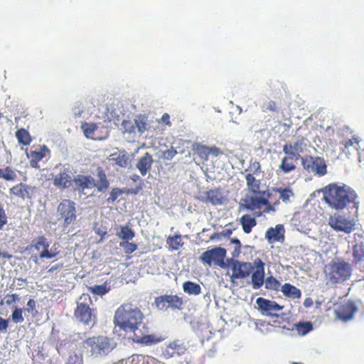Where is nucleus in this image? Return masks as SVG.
I'll list each match as a JSON object with an SVG mask.
<instances>
[{
	"label": "nucleus",
	"mask_w": 364,
	"mask_h": 364,
	"mask_svg": "<svg viewBox=\"0 0 364 364\" xmlns=\"http://www.w3.org/2000/svg\"><path fill=\"white\" fill-rule=\"evenodd\" d=\"M144 316L142 311L131 303H124L116 310L114 323L120 330L133 333L132 340L134 343L142 346H151L161 342L164 338L156 334H139L136 331L142 323Z\"/></svg>",
	"instance_id": "f257e3e1"
},
{
	"label": "nucleus",
	"mask_w": 364,
	"mask_h": 364,
	"mask_svg": "<svg viewBox=\"0 0 364 364\" xmlns=\"http://www.w3.org/2000/svg\"><path fill=\"white\" fill-rule=\"evenodd\" d=\"M323 198L330 207L343 210L350 203H355L357 194L353 190L336 184H329L324 188Z\"/></svg>",
	"instance_id": "f03ea898"
},
{
	"label": "nucleus",
	"mask_w": 364,
	"mask_h": 364,
	"mask_svg": "<svg viewBox=\"0 0 364 364\" xmlns=\"http://www.w3.org/2000/svg\"><path fill=\"white\" fill-rule=\"evenodd\" d=\"M96 173V181L90 175L79 174L75 176L73 182L75 185L76 190L79 192H83L85 189L96 188L98 192H105L109 187V181L106 173L101 166L97 168Z\"/></svg>",
	"instance_id": "7ed1b4c3"
},
{
	"label": "nucleus",
	"mask_w": 364,
	"mask_h": 364,
	"mask_svg": "<svg viewBox=\"0 0 364 364\" xmlns=\"http://www.w3.org/2000/svg\"><path fill=\"white\" fill-rule=\"evenodd\" d=\"M92 303V299L87 294H82L77 301L74 316L78 321L85 325H88L92 321L96 322L95 310L90 307Z\"/></svg>",
	"instance_id": "20e7f679"
},
{
	"label": "nucleus",
	"mask_w": 364,
	"mask_h": 364,
	"mask_svg": "<svg viewBox=\"0 0 364 364\" xmlns=\"http://www.w3.org/2000/svg\"><path fill=\"white\" fill-rule=\"evenodd\" d=\"M111 339L107 336H92L85 339L83 342V347L90 350L92 355L99 356L106 355L112 349Z\"/></svg>",
	"instance_id": "39448f33"
},
{
	"label": "nucleus",
	"mask_w": 364,
	"mask_h": 364,
	"mask_svg": "<svg viewBox=\"0 0 364 364\" xmlns=\"http://www.w3.org/2000/svg\"><path fill=\"white\" fill-rule=\"evenodd\" d=\"M352 269L349 263L343 260L332 261L328 264V279L332 284L343 282L351 275Z\"/></svg>",
	"instance_id": "423d86ee"
},
{
	"label": "nucleus",
	"mask_w": 364,
	"mask_h": 364,
	"mask_svg": "<svg viewBox=\"0 0 364 364\" xmlns=\"http://www.w3.org/2000/svg\"><path fill=\"white\" fill-rule=\"evenodd\" d=\"M57 215L59 221H63L64 228L73 224L77 219L76 204L70 199H63L57 207Z\"/></svg>",
	"instance_id": "0eeeda50"
},
{
	"label": "nucleus",
	"mask_w": 364,
	"mask_h": 364,
	"mask_svg": "<svg viewBox=\"0 0 364 364\" xmlns=\"http://www.w3.org/2000/svg\"><path fill=\"white\" fill-rule=\"evenodd\" d=\"M154 305L158 310L162 311H166L169 309L181 311L184 307V301L177 294H164L155 297Z\"/></svg>",
	"instance_id": "6e6552de"
},
{
	"label": "nucleus",
	"mask_w": 364,
	"mask_h": 364,
	"mask_svg": "<svg viewBox=\"0 0 364 364\" xmlns=\"http://www.w3.org/2000/svg\"><path fill=\"white\" fill-rule=\"evenodd\" d=\"M303 168L309 173L323 176L327 173V166L324 159L319 156H305L301 158Z\"/></svg>",
	"instance_id": "1a4fd4ad"
},
{
	"label": "nucleus",
	"mask_w": 364,
	"mask_h": 364,
	"mask_svg": "<svg viewBox=\"0 0 364 364\" xmlns=\"http://www.w3.org/2000/svg\"><path fill=\"white\" fill-rule=\"evenodd\" d=\"M226 256V250L223 247H214L211 250H208L204 252L200 257V259L204 263L209 266L212 264L220 267H224L225 264L224 262Z\"/></svg>",
	"instance_id": "9d476101"
},
{
	"label": "nucleus",
	"mask_w": 364,
	"mask_h": 364,
	"mask_svg": "<svg viewBox=\"0 0 364 364\" xmlns=\"http://www.w3.org/2000/svg\"><path fill=\"white\" fill-rule=\"evenodd\" d=\"M328 225L337 232H343L349 234L355 230V223L353 220H350L343 215H334L330 216Z\"/></svg>",
	"instance_id": "9b49d317"
},
{
	"label": "nucleus",
	"mask_w": 364,
	"mask_h": 364,
	"mask_svg": "<svg viewBox=\"0 0 364 364\" xmlns=\"http://www.w3.org/2000/svg\"><path fill=\"white\" fill-rule=\"evenodd\" d=\"M230 266L232 269L231 279H244L247 277L254 269V264L248 262H240L231 259Z\"/></svg>",
	"instance_id": "f8f14e48"
},
{
	"label": "nucleus",
	"mask_w": 364,
	"mask_h": 364,
	"mask_svg": "<svg viewBox=\"0 0 364 364\" xmlns=\"http://www.w3.org/2000/svg\"><path fill=\"white\" fill-rule=\"evenodd\" d=\"M257 309L264 316L278 317L277 312L283 309L284 306H280L275 301L259 297L256 300Z\"/></svg>",
	"instance_id": "ddd939ff"
},
{
	"label": "nucleus",
	"mask_w": 364,
	"mask_h": 364,
	"mask_svg": "<svg viewBox=\"0 0 364 364\" xmlns=\"http://www.w3.org/2000/svg\"><path fill=\"white\" fill-rule=\"evenodd\" d=\"M358 308L353 301H348L347 302L340 304L335 309V314L336 318L339 320L347 321L353 318L355 313L357 311Z\"/></svg>",
	"instance_id": "4468645a"
},
{
	"label": "nucleus",
	"mask_w": 364,
	"mask_h": 364,
	"mask_svg": "<svg viewBox=\"0 0 364 364\" xmlns=\"http://www.w3.org/2000/svg\"><path fill=\"white\" fill-rule=\"evenodd\" d=\"M254 267L256 270L252 274V284L254 289H259L265 282L264 278V263L260 258L254 260Z\"/></svg>",
	"instance_id": "2eb2a0df"
},
{
	"label": "nucleus",
	"mask_w": 364,
	"mask_h": 364,
	"mask_svg": "<svg viewBox=\"0 0 364 364\" xmlns=\"http://www.w3.org/2000/svg\"><path fill=\"white\" fill-rule=\"evenodd\" d=\"M186 347L179 341H174L168 344L162 352L164 358L168 359L185 354Z\"/></svg>",
	"instance_id": "dca6fc26"
},
{
	"label": "nucleus",
	"mask_w": 364,
	"mask_h": 364,
	"mask_svg": "<svg viewBox=\"0 0 364 364\" xmlns=\"http://www.w3.org/2000/svg\"><path fill=\"white\" fill-rule=\"evenodd\" d=\"M47 154H50V150L46 145L31 149L29 153H27L28 158L30 159L31 166L33 168H38V162L46 157Z\"/></svg>",
	"instance_id": "f3484780"
},
{
	"label": "nucleus",
	"mask_w": 364,
	"mask_h": 364,
	"mask_svg": "<svg viewBox=\"0 0 364 364\" xmlns=\"http://www.w3.org/2000/svg\"><path fill=\"white\" fill-rule=\"evenodd\" d=\"M71 174V171L68 168H64L54 177L53 184L60 189L69 188L73 181Z\"/></svg>",
	"instance_id": "a211bd4d"
},
{
	"label": "nucleus",
	"mask_w": 364,
	"mask_h": 364,
	"mask_svg": "<svg viewBox=\"0 0 364 364\" xmlns=\"http://www.w3.org/2000/svg\"><path fill=\"white\" fill-rule=\"evenodd\" d=\"M307 139L304 136H299L293 144H284L283 151L285 154H293L295 156L300 155L306 147Z\"/></svg>",
	"instance_id": "6ab92c4d"
},
{
	"label": "nucleus",
	"mask_w": 364,
	"mask_h": 364,
	"mask_svg": "<svg viewBox=\"0 0 364 364\" xmlns=\"http://www.w3.org/2000/svg\"><path fill=\"white\" fill-rule=\"evenodd\" d=\"M154 159L152 156L146 152L142 156H141L136 164V168L139 170L142 176H145L151 170Z\"/></svg>",
	"instance_id": "aec40b11"
},
{
	"label": "nucleus",
	"mask_w": 364,
	"mask_h": 364,
	"mask_svg": "<svg viewBox=\"0 0 364 364\" xmlns=\"http://www.w3.org/2000/svg\"><path fill=\"white\" fill-rule=\"evenodd\" d=\"M205 198L203 201L213 205H221L225 200V197L220 188L210 189L205 193Z\"/></svg>",
	"instance_id": "412c9836"
},
{
	"label": "nucleus",
	"mask_w": 364,
	"mask_h": 364,
	"mask_svg": "<svg viewBox=\"0 0 364 364\" xmlns=\"http://www.w3.org/2000/svg\"><path fill=\"white\" fill-rule=\"evenodd\" d=\"M282 160V163L279 165V170H281L284 173H287L291 171H293L296 169V162L300 157V155L295 156L293 154H286Z\"/></svg>",
	"instance_id": "4be33fe9"
},
{
	"label": "nucleus",
	"mask_w": 364,
	"mask_h": 364,
	"mask_svg": "<svg viewBox=\"0 0 364 364\" xmlns=\"http://www.w3.org/2000/svg\"><path fill=\"white\" fill-rule=\"evenodd\" d=\"M31 188L23 183H18L10 188L11 195L15 196L23 200L31 198L29 193Z\"/></svg>",
	"instance_id": "5701e85b"
},
{
	"label": "nucleus",
	"mask_w": 364,
	"mask_h": 364,
	"mask_svg": "<svg viewBox=\"0 0 364 364\" xmlns=\"http://www.w3.org/2000/svg\"><path fill=\"white\" fill-rule=\"evenodd\" d=\"M109 160L114 161L115 164L121 168H126L129 163V155L124 150L112 153Z\"/></svg>",
	"instance_id": "b1692460"
},
{
	"label": "nucleus",
	"mask_w": 364,
	"mask_h": 364,
	"mask_svg": "<svg viewBox=\"0 0 364 364\" xmlns=\"http://www.w3.org/2000/svg\"><path fill=\"white\" fill-rule=\"evenodd\" d=\"M361 138L358 135H353L352 138L341 142L342 151L344 153H350V151H356L360 149Z\"/></svg>",
	"instance_id": "393cba45"
},
{
	"label": "nucleus",
	"mask_w": 364,
	"mask_h": 364,
	"mask_svg": "<svg viewBox=\"0 0 364 364\" xmlns=\"http://www.w3.org/2000/svg\"><path fill=\"white\" fill-rule=\"evenodd\" d=\"M245 208L250 210L260 209L263 204H267V199L261 197H250L245 200Z\"/></svg>",
	"instance_id": "a878e982"
},
{
	"label": "nucleus",
	"mask_w": 364,
	"mask_h": 364,
	"mask_svg": "<svg viewBox=\"0 0 364 364\" xmlns=\"http://www.w3.org/2000/svg\"><path fill=\"white\" fill-rule=\"evenodd\" d=\"M284 237V228L282 225H277L274 228H269L265 233V238L269 242L279 241Z\"/></svg>",
	"instance_id": "bb28decb"
},
{
	"label": "nucleus",
	"mask_w": 364,
	"mask_h": 364,
	"mask_svg": "<svg viewBox=\"0 0 364 364\" xmlns=\"http://www.w3.org/2000/svg\"><path fill=\"white\" fill-rule=\"evenodd\" d=\"M281 291L284 296L289 298L299 299L301 296V290L289 283H285L282 287Z\"/></svg>",
	"instance_id": "cd10ccee"
},
{
	"label": "nucleus",
	"mask_w": 364,
	"mask_h": 364,
	"mask_svg": "<svg viewBox=\"0 0 364 364\" xmlns=\"http://www.w3.org/2000/svg\"><path fill=\"white\" fill-rule=\"evenodd\" d=\"M240 221L242 225L244 232L247 234L250 233L252 228H254L257 225V221L255 218L251 217L248 214L242 215Z\"/></svg>",
	"instance_id": "c85d7f7f"
},
{
	"label": "nucleus",
	"mask_w": 364,
	"mask_h": 364,
	"mask_svg": "<svg viewBox=\"0 0 364 364\" xmlns=\"http://www.w3.org/2000/svg\"><path fill=\"white\" fill-rule=\"evenodd\" d=\"M192 149L194 151V154L198 156L203 161H207L208 160L210 156L209 146L195 143L193 144Z\"/></svg>",
	"instance_id": "c756f323"
},
{
	"label": "nucleus",
	"mask_w": 364,
	"mask_h": 364,
	"mask_svg": "<svg viewBox=\"0 0 364 364\" xmlns=\"http://www.w3.org/2000/svg\"><path fill=\"white\" fill-rule=\"evenodd\" d=\"M183 290L188 295L197 296L201 293V287L193 282L186 281L183 283Z\"/></svg>",
	"instance_id": "7c9ffc66"
},
{
	"label": "nucleus",
	"mask_w": 364,
	"mask_h": 364,
	"mask_svg": "<svg viewBox=\"0 0 364 364\" xmlns=\"http://www.w3.org/2000/svg\"><path fill=\"white\" fill-rule=\"evenodd\" d=\"M245 179L250 191L254 194H258L260 193V180H257L252 174H245Z\"/></svg>",
	"instance_id": "2f4dec72"
},
{
	"label": "nucleus",
	"mask_w": 364,
	"mask_h": 364,
	"mask_svg": "<svg viewBox=\"0 0 364 364\" xmlns=\"http://www.w3.org/2000/svg\"><path fill=\"white\" fill-rule=\"evenodd\" d=\"M166 244L169 250H178L183 245L184 242L181 235H175L167 237Z\"/></svg>",
	"instance_id": "473e14b6"
},
{
	"label": "nucleus",
	"mask_w": 364,
	"mask_h": 364,
	"mask_svg": "<svg viewBox=\"0 0 364 364\" xmlns=\"http://www.w3.org/2000/svg\"><path fill=\"white\" fill-rule=\"evenodd\" d=\"M353 262L357 264L364 259V241L356 242L353 247Z\"/></svg>",
	"instance_id": "72a5a7b5"
},
{
	"label": "nucleus",
	"mask_w": 364,
	"mask_h": 364,
	"mask_svg": "<svg viewBox=\"0 0 364 364\" xmlns=\"http://www.w3.org/2000/svg\"><path fill=\"white\" fill-rule=\"evenodd\" d=\"M117 229H120V231L117 232V235L123 241H129L135 236L134 231L128 225H120Z\"/></svg>",
	"instance_id": "f704fd0d"
},
{
	"label": "nucleus",
	"mask_w": 364,
	"mask_h": 364,
	"mask_svg": "<svg viewBox=\"0 0 364 364\" xmlns=\"http://www.w3.org/2000/svg\"><path fill=\"white\" fill-rule=\"evenodd\" d=\"M60 245L58 242H55L50 247V250L49 248L46 250H42L39 254V257L41 259H52L53 257H55L57 255L60 253Z\"/></svg>",
	"instance_id": "c9c22d12"
},
{
	"label": "nucleus",
	"mask_w": 364,
	"mask_h": 364,
	"mask_svg": "<svg viewBox=\"0 0 364 364\" xmlns=\"http://www.w3.org/2000/svg\"><path fill=\"white\" fill-rule=\"evenodd\" d=\"M16 137L18 142L24 146L30 144L32 141L30 133L24 128H21L16 131Z\"/></svg>",
	"instance_id": "e433bc0d"
},
{
	"label": "nucleus",
	"mask_w": 364,
	"mask_h": 364,
	"mask_svg": "<svg viewBox=\"0 0 364 364\" xmlns=\"http://www.w3.org/2000/svg\"><path fill=\"white\" fill-rule=\"evenodd\" d=\"M81 129L83 131L85 136L87 138L95 139V132L97 129L98 127L95 123L82 122L81 124Z\"/></svg>",
	"instance_id": "4c0bfd02"
},
{
	"label": "nucleus",
	"mask_w": 364,
	"mask_h": 364,
	"mask_svg": "<svg viewBox=\"0 0 364 364\" xmlns=\"http://www.w3.org/2000/svg\"><path fill=\"white\" fill-rule=\"evenodd\" d=\"M16 172L10 167L0 168V178L9 181H13L16 178Z\"/></svg>",
	"instance_id": "58836bf2"
},
{
	"label": "nucleus",
	"mask_w": 364,
	"mask_h": 364,
	"mask_svg": "<svg viewBox=\"0 0 364 364\" xmlns=\"http://www.w3.org/2000/svg\"><path fill=\"white\" fill-rule=\"evenodd\" d=\"M129 190L122 189L119 188H112L109 192V196L107 198L108 203H113L116 200L124 193H129Z\"/></svg>",
	"instance_id": "ea45409f"
},
{
	"label": "nucleus",
	"mask_w": 364,
	"mask_h": 364,
	"mask_svg": "<svg viewBox=\"0 0 364 364\" xmlns=\"http://www.w3.org/2000/svg\"><path fill=\"white\" fill-rule=\"evenodd\" d=\"M295 328L299 334L304 336L313 330V326L309 321L299 322L295 325Z\"/></svg>",
	"instance_id": "a19ab883"
},
{
	"label": "nucleus",
	"mask_w": 364,
	"mask_h": 364,
	"mask_svg": "<svg viewBox=\"0 0 364 364\" xmlns=\"http://www.w3.org/2000/svg\"><path fill=\"white\" fill-rule=\"evenodd\" d=\"M265 288L271 290H279L281 284L280 282L273 276L267 277L264 282Z\"/></svg>",
	"instance_id": "79ce46f5"
},
{
	"label": "nucleus",
	"mask_w": 364,
	"mask_h": 364,
	"mask_svg": "<svg viewBox=\"0 0 364 364\" xmlns=\"http://www.w3.org/2000/svg\"><path fill=\"white\" fill-rule=\"evenodd\" d=\"M261 173V165L256 161L250 162L249 167L245 170V174H252V176H259Z\"/></svg>",
	"instance_id": "37998d69"
},
{
	"label": "nucleus",
	"mask_w": 364,
	"mask_h": 364,
	"mask_svg": "<svg viewBox=\"0 0 364 364\" xmlns=\"http://www.w3.org/2000/svg\"><path fill=\"white\" fill-rule=\"evenodd\" d=\"M135 129L136 128L140 134H143L147 129V122L144 117L138 116L134 119Z\"/></svg>",
	"instance_id": "c03bdc74"
},
{
	"label": "nucleus",
	"mask_w": 364,
	"mask_h": 364,
	"mask_svg": "<svg viewBox=\"0 0 364 364\" xmlns=\"http://www.w3.org/2000/svg\"><path fill=\"white\" fill-rule=\"evenodd\" d=\"M11 318L15 323H23L24 321V318L23 316V309L16 307L11 313Z\"/></svg>",
	"instance_id": "a18cd8bd"
},
{
	"label": "nucleus",
	"mask_w": 364,
	"mask_h": 364,
	"mask_svg": "<svg viewBox=\"0 0 364 364\" xmlns=\"http://www.w3.org/2000/svg\"><path fill=\"white\" fill-rule=\"evenodd\" d=\"M33 247L37 250H40L41 247L43 248L42 250H46L49 248L50 244L44 236H39L36 238Z\"/></svg>",
	"instance_id": "49530a36"
},
{
	"label": "nucleus",
	"mask_w": 364,
	"mask_h": 364,
	"mask_svg": "<svg viewBox=\"0 0 364 364\" xmlns=\"http://www.w3.org/2000/svg\"><path fill=\"white\" fill-rule=\"evenodd\" d=\"M119 246L124 249V252L127 255L133 253L138 247L136 244L129 241L120 242Z\"/></svg>",
	"instance_id": "de8ad7c7"
},
{
	"label": "nucleus",
	"mask_w": 364,
	"mask_h": 364,
	"mask_svg": "<svg viewBox=\"0 0 364 364\" xmlns=\"http://www.w3.org/2000/svg\"><path fill=\"white\" fill-rule=\"evenodd\" d=\"M279 107L276 102L270 100L269 102H264L262 106V110L264 112H278Z\"/></svg>",
	"instance_id": "09e8293b"
},
{
	"label": "nucleus",
	"mask_w": 364,
	"mask_h": 364,
	"mask_svg": "<svg viewBox=\"0 0 364 364\" xmlns=\"http://www.w3.org/2000/svg\"><path fill=\"white\" fill-rule=\"evenodd\" d=\"M88 289L93 294L99 296H103L108 291V289L105 284L95 285L93 287H88Z\"/></svg>",
	"instance_id": "8fccbe9b"
},
{
	"label": "nucleus",
	"mask_w": 364,
	"mask_h": 364,
	"mask_svg": "<svg viewBox=\"0 0 364 364\" xmlns=\"http://www.w3.org/2000/svg\"><path fill=\"white\" fill-rule=\"evenodd\" d=\"M141 356L139 355H133L128 358L122 359L116 364H139L141 362Z\"/></svg>",
	"instance_id": "3c124183"
},
{
	"label": "nucleus",
	"mask_w": 364,
	"mask_h": 364,
	"mask_svg": "<svg viewBox=\"0 0 364 364\" xmlns=\"http://www.w3.org/2000/svg\"><path fill=\"white\" fill-rule=\"evenodd\" d=\"M122 127L124 132L132 134L135 132V124L134 122L131 120H123L122 122Z\"/></svg>",
	"instance_id": "603ef678"
},
{
	"label": "nucleus",
	"mask_w": 364,
	"mask_h": 364,
	"mask_svg": "<svg viewBox=\"0 0 364 364\" xmlns=\"http://www.w3.org/2000/svg\"><path fill=\"white\" fill-rule=\"evenodd\" d=\"M278 192L280 194V198L284 202H287L288 200H289L290 197L292 196L294 194L291 189L289 188H279Z\"/></svg>",
	"instance_id": "864d4df0"
},
{
	"label": "nucleus",
	"mask_w": 364,
	"mask_h": 364,
	"mask_svg": "<svg viewBox=\"0 0 364 364\" xmlns=\"http://www.w3.org/2000/svg\"><path fill=\"white\" fill-rule=\"evenodd\" d=\"M231 243L235 244V248L233 252H232V256L233 258H237L240 253H241V242L239 239L237 238H232L231 239Z\"/></svg>",
	"instance_id": "5fc2aeb1"
},
{
	"label": "nucleus",
	"mask_w": 364,
	"mask_h": 364,
	"mask_svg": "<svg viewBox=\"0 0 364 364\" xmlns=\"http://www.w3.org/2000/svg\"><path fill=\"white\" fill-rule=\"evenodd\" d=\"M28 313H31L33 316H36L38 314L36 309V302L34 299H30L27 302V308L26 309Z\"/></svg>",
	"instance_id": "6e6d98bb"
},
{
	"label": "nucleus",
	"mask_w": 364,
	"mask_h": 364,
	"mask_svg": "<svg viewBox=\"0 0 364 364\" xmlns=\"http://www.w3.org/2000/svg\"><path fill=\"white\" fill-rule=\"evenodd\" d=\"M177 154V151L171 147L170 149L165 150L162 152V157L165 159L171 160Z\"/></svg>",
	"instance_id": "4d7b16f0"
},
{
	"label": "nucleus",
	"mask_w": 364,
	"mask_h": 364,
	"mask_svg": "<svg viewBox=\"0 0 364 364\" xmlns=\"http://www.w3.org/2000/svg\"><path fill=\"white\" fill-rule=\"evenodd\" d=\"M8 218L3 206L0 205V230L7 223Z\"/></svg>",
	"instance_id": "13d9d810"
},
{
	"label": "nucleus",
	"mask_w": 364,
	"mask_h": 364,
	"mask_svg": "<svg viewBox=\"0 0 364 364\" xmlns=\"http://www.w3.org/2000/svg\"><path fill=\"white\" fill-rule=\"evenodd\" d=\"M66 364H83L82 358L81 356L74 353L69 356Z\"/></svg>",
	"instance_id": "bf43d9fd"
},
{
	"label": "nucleus",
	"mask_w": 364,
	"mask_h": 364,
	"mask_svg": "<svg viewBox=\"0 0 364 364\" xmlns=\"http://www.w3.org/2000/svg\"><path fill=\"white\" fill-rule=\"evenodd\" d=\"M5 299H6L5 303L7 305H11L14 303H16V301H18L19 300V296L17 294H7L5 296Z\"/></svg>",
	"instance_id": "052dcab7"
},
{
	"label": "nucleus",
	"mask_w": 364,
	"mask_h": 364,
	"mask_svg": "<svg viewBox=\"0 0 364 364\" xmlns=\"http://www.w3.org/2000/svg\"><path fill=\"white\" fill-rule=\"evenodd\" d=\"M10 318H4L0 317V333H6L9 327Z\"/></svg>",
	"instance_id": "680f3d73"
},
{
	"label": "nucleus",
	"mask_w": 364,
	"mask_h": 364,
	"mask_svg": "<svg viewBox=\"0 0 364 364\" xmlns=\"http://www.w3.org/2000/svg\"><path fill=\"white\" fill-rule=\"evenodd\" d=\"M222 154H223V151L220 148L215 146L209 147V155L217 157Z\"/></svg>",
	"instance_id": "e2e57ef3"
},
{
	"label": "nucleus",
	"mask_w": 364,
	"mask_h": 364,
	"mask_svg": "<svg viewBox=\"0 0 364 364\" xmlns=\"http://www.w3.org/2000/svg\"><path fill=\"white\" fill-rule=\"evenodd\" d=\"M263 205H265V208L263 210L262 212H259L258 213H257V217H259L261 216V215L264 213H268L271 211H274L275 209L274 208V206L272 205H271L269 202V200H267V204H263Z\"/></svg>",
	"instance_id": "0e129e2a"
},
{
	"label": "nucleus",
	"mask_w": 364,
	"mask_h": 364,
	"mask_svg": "<svg viewBox=\"0 0 364 364\" xmlns=\"http://www.w3.org/2000/svg\"><path fill=\"white\" fill-rule=\"evenodd\" d=\"M161 122L165 124L171 126V123L170 122V116L168 113H164L161 119Z\"/></svg>",
	"instance_id": "69168bd1"
},
{
	"label": "nucleus",
	"mask_w": 364,
	"mask_h": 364,
	"mask_svg": "<svg viewBox=\"0 0 364 364\" xmlns=\"http://www.w3.org/2000/svg\"><path fill=\"white\" fill-rule=\"evenodd\" d=\"M63 267V264L62 263H59V264H56L55 265H53L51 266L48 270V272L49 273H53L55 271L62 268Z\"/></svg>",
	"instance_id": "338daca9"
},
{
	"label": "nucleus",
	"mask_w": 364,
	"mask_h": 364,
	"mask_svg": "<svg viewBox=\"0 0 364 364\" xmlns=\"http://www.w3.org/2000/svg\"><path fill=\"white\" fill-rule=\"evenodd\" d=\"M313 304V301L311 298H307L305 299L304 302V305L305 307H310Z\"/></svg>",
	"instance_id": "774afa93"
}]
</instances>
